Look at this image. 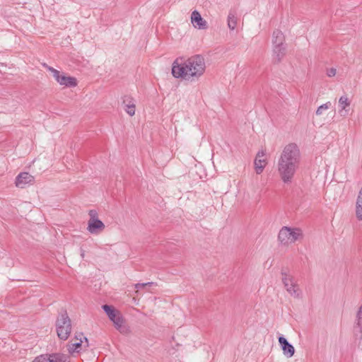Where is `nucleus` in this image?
Returning a JSON list of instances; mask_svg holds the SVG:
<instances>
[{"label": "nucleus", "instance_id": "20", "mask_svg": "<svg viewBox=\"0 0 362 362\" xmlns=\"http://www.w3.org/2000/svg\"><path fill=\"white\" fill-rule=\"evenodd\" d=\"M237 25V17L234 12L230 11L228 16V26L233 30Z\"/></svg>", "mask_w": 362, "mask_h": 362}, {"label": "nucleus", "instance_id": "25", "mask_svg": "<svg viewBox=\"0 0 362 362\" xmlns=\"http://www.w3.org/2000/svg\"><path fill=\"white\" fill-rule=\"evenodd\" d=\"M336 74H337V70L335 68H329L327 70V75L329 77H333L336 75Z\"/></svg>", "mask_w": 362, "mask_h": 362}, {"label": "nucleus", "instance_id": "5", "mask_svg": "<svg viewBox=\"0 0 362 362\" xmlns=\"http://www.w3.org/2000/svg\"><path fill=\"white\" fill-rule=\"evenodd\" d=\"M57 336L60 339L66 340L71 332V322L66 312L61 313L56 322Z\"/></svg>", "mask_w": 362, "mask_h": 362}, {"label": "nucleus", "instance_id": "26", "mask_svg": "<svg viewBox=\"0 0 362 362\" xmlns=\"http://www.w3.org/2000/svg\"><path fill=\"white\" fill-rule=\"evenodd\" d=\"M80 255H81V257H83V255H83V252H81V253L80 254Z\"/></svg>", "mask_w": 362, "mask_h": 362}, {"label": "nucleus", "instance_id": "2", "mask_svg": "<svg viewBox=\"0 0 362 362\" xmlns=\"http://www.w3.org/2000/svg\"><path fill=\"white\" fill-rule=\"evenodd\" d=\"M179 62L176 59L172 67V74L175 78H181L186 81L198 80L204 73L206 64L204 57L197 54Z\"/></svg>", "mask_w": 362, "mask_h": 362}, {"label": "nucleus", "instance_id": "24", "mask_svg": "<svg viewBox=\"0 0 362 362\" xmlns=\"http://www.w3.org/2000/svg\"><path fill=\"white\" fill-rule=\"evenodd\" d=\"M153 284H155L153 282H147V283H143V284H140V283L136 284H134V288L136 289V293H139V290L140 288H145L147 286H151V285H153Z\"/></svg>", "mask_w": 362, "mask_h": 362}, {"label": "nucleus", "instance_id": "4", "mask_svg": "<svg viewBox=\"0 0 362 362\" xmlns=\"http://www.w3.org/2000/svg\"><path fill=\"white\" fill-rule=\"evenodd\" d=\"M102 308L120 333L123 334L129 333V328L125 325V320L118 310L109 305H103Z\"/></svg>", "mask_w": 362, "mask_h": 362}, {"label": "nucleus", "instance_id": "21", "mask_svg": "<svg viewBox=\"0 0 362 362\" xmlns=\"http://www.w3.org/2000/svg\"><path fill=\"white\" fill-rule=\"evenodd\" d=\"M330 106H331L330 102H327L326 103L320 105V107H318V108L317 109V110L315 112L316 115H317V116L322 115L323 114V112L328 110L330 107Z\"/></svg>", "mask_w": 362, "mask_h": 362}, {"label": "nucleus", "instance_id": "10", "mask_svg": "<svg viewBox=\"0 0 362 362\" xmlns=\"http://www.w3.org/2000/svg\"><path fill=\"white\" fill-rule=\"evenodd\" d=\"M278 341L281 346L284 354L288 358L292 357L295 354L293 346L288 343L286 339L282 336L279 337Z\"/></svg>", "mask_w": 362, "mask_h": 362}, {"label": "nucleus", "instance_id": "15", "mask_svg": "<svg viewBox=\"0 0 362 362\" xmlns=\"http://www.w3.org/2000/svg\"><path fill=\"white\" fill-rule=\"evenodd\" d=\"M57 83L66 87H75L77 85L76 79L74 77L68 76L64 74H62Z\"/></svg>", "mask_w": 362, "mask_h": 362}, {"label": "nucleus", "instance_id": "9", "mask_svg": "<svg viewBox=\"0 0 362 362\" xmlns=\"http://www.w3.org/2000/svg\"><path fill=\"white\" fill-rule=\"evenodd\" d=\"M265 156V151L262 150L259 151L256 156V158L254 161V165H255V170L257 174L260 175L266 165H267V160L264 158L263 157Z\"/></svg>", "mask_w": 362, "mask_h": 362}, {"label": "nucleus", "instance_id": "12", "mask_svg": "<svg viewBox=\"0 0 362 362\" xmlns=\"http://www.w3.org/2000/svg\"><path fill=\"white\" fill-rule=\"evenodd\" d=\"M191 22L193 25L199 29H206L207 23L202 18L200 13L197 11H194L191 14Z\"/></svg>", "mask_w": 362, "mask_h": 362}, {"label": "nucleus", "instance_id": "16", "mask_svg": "<svg viewBox=\"0 0 362 362\" xmlns=\"http://www.w3.org/2000/svg\"><path fill=\"white\" fill-rule=\"evenodd\" d=\"M284 33L279 30H275L272 33V45L273 47H275L276 45L281 46L284 45Z\"/></svg>", "mask_w": 362, "mask_h": 362}, {"label": "nucleus", "instance_id": "17", "mask_svg": "<svg viewBox=\"0 0 362 362\" xmlns=\"http://www.w3.org/2000/svg\"><path fill=\"white\" fill-rule=\"evenodd\" d=\"M354 330L360 334L362 338V304L358 308L354 322Z\"/></svg>", "mask_w": 362, "mask_h": 362}, {"label": "nucleus", "instance_id": "11", "mask_svg": "<svg viewBox=\"0 0 362 362\" xmlns=\"http://www.w3.org/2000/svg\"><path fill=\"white\" fill-rule=\"evenodd\" d=\"M34 181V177L28 173H20L16 180V185L19 188H25L26 185L30 184Z\"/></svg>", "mask_w": 362, "mask_h": 362}, {"label": "nucleus", "instance_id": "22", "mask_svg": "<svg viewBox=\"0 0 362 362\" xmlns=\"http://www.w3.org/2000/svg\"><path fill=\"white\" fill-rule=\"evenodd\" d=\"M46 67L52 73L54 79L57 81H59V78H60L61 76L62 75V73H61L59 71L54 69L53 67L48 66H47Z\"/></svg>", "mask_w": 362, "mask_h": 362}, {"label": "nucleus", "instance_id": "3", "mask_svg": "<svg viewBox=\"0 0 362 362\" xmlns=\"http://www.w3.org/2000/svg\"><path fill=\"white\" fill-rule=\"evenodd\" d=\"M303 238V230L300 228L282 227L278 235V240L284 246H289L291 244L301 240Z\"/></svg>", "mask_w": 362, "mask_h": 362}, {"label": "nucleus", "instance_id": "7", "mask_svg": "<svg viewBox=\"0 0 362 362\" xmlns=\"http://www.w3.org/2000/svg\"><path fill=\"white\" fill-rule=\"evenodd\" d=\"M282 282L287 292L294 298H299L300 291L298 284L295 282L293 276H290L285 272H281Z\"/></svg>", "mask_w": 362, "mask_h": 362}, {"label": "nucleus", "instance_id": "23", "mask_svg": "<svg viewBox=\"0 0 362 362\" xmlns=\"http://www.w3.org/2000/svg\"><path fill=\"white\" fill-rule=\"evenodd\" d=\"M33 362H49V354H42L36 357Z\"/></svg>", "mask_w": 362, "mask_h": 362}, {"label": "nucleus", "instance_id": "8", "mask_svg": "<svg viewBox=\"0 0 362 362\" xmlns=\"http://www.w3.org/2000/svg\"><path fill=\"white\" fill-rule=\"evenodd\" d=\"M83 339H85V342L86 344V346H88V339L86 337H83V334H79L76 336V339L74 341H71L69 344L68 351L70 354L74 353H79L81 350L82 344H83Z\"/></svg>", "mask_w": 362, "mask_h": 362}, {"label": "nucleus", "instance_id": "18", "mask_svg": "<svg viewBox=\"0 0 362 362\" xmlns=\"http://www.w3.org/2000/svg\"><path fill=\"white\" fill-rule=\"evenodd\" d=\"M285 54L286 47L284 45L273 47V59L275 62H280Z\"/></svg>", "mask_w": 362, "mask_h": 362}, {"label": "nucleus", "instance_id": "13", "mask_svg": "<svg viewBox=\"0 0 362 362\" xmlns=\"http://www.w3.org/2000/svg\"><path fill=\"white\" fill-rule=\"evenodd\" d=\"M338 103L339 107V113L343 117L346 116L349 112V106L351 104V101L348 96L346 95L341 96L339 99Z\"/></svg>", "mask_w": 362, "mask_h": 362}, {"label": "nucleus", "instance_id": "19", "mask_svg": "<svg viewBox=\"0 0 362 362\" xmlns=\"http://www.w3.org/2000/svg\"><path fill=\"white\" fill-rule=\"evenodd\" d=\"M49 362H69V356L63 354H49Z\"/></svg>", "mask_w": 362, "mask_h": 362}, {"label": "nucleus", "instance_id": "1", "mask_svg": "<svg viewBox=\"0 0 362 362\" xmlns=\"http://www.w3.org/2000/svg\"><path fill=\"white\" fill-rule=\"evenodd\" d=\"M298 146L293 143L287 144L283 149L277 162L280 178L285 184L291 183L300 161Z\"/></svg>", "mask_w": 362, "mask_h": 362}, {"label": "nucleus", "instance_id": "14", "mask_svg": "<svg viewBox=\"0 0 362 362\" xmlns=\"http://www.w3.org/2000/svg\"><path fill=\"white\" fill-rule=\"evenodd\" d=\"M124 109L127 114L130 116H133L135 114L136 105L133 98L129 95H125L123 98L122 101Z\"/></svg>", "mask_w": 362, "mask_h": 362}, {"label": "nucleus", "instance_id": "6", "mask_svg": "<svg viewBox=\"0 0 362 362\" xmlns=\"http://www.w3.org/2000/svg\"><path fill=\"white\" fill-rule=\"evenodd\" d=\"M90 218L88 222L87 230L91 234H100L102 233L105 226L98 218V213L95 210H90L88 212Z\"/></svg>", "mask_w": 362, "mask_h": 362}]
</instances>
